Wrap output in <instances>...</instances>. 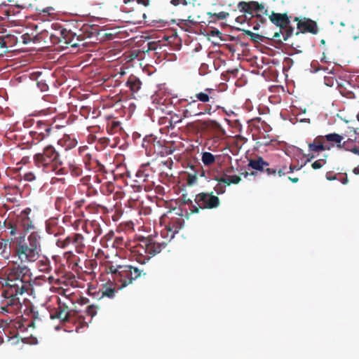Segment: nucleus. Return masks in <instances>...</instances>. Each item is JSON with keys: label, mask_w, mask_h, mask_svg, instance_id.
<instances>
[{"label": "nucleus", "mask_w": 359, "mask_h": 359, "mask_svg": "<svg viewBox=\"0 0 359 359\" xmlns=\"http://www.w3.org/2000/svg\"><path fill=\"white\" fill-rule=\"evenodd\" d=\"M353 144V140L351 139H348V140L344 142L343 143H341V147H339V149H344L346 151H351V149L353 148L352 147Z\"/></svg>", "instance_id": "nucleus-46"}, {"label": "nucleus", "mask_w": 359, "mask_h": 359, "mask_svg": "<svg viewBox=\"0 0 359 359\" xmlns=\"http://www.w3.org/2000/svg\"><path fill=\"white\" fill-rule=\"evenodd\" d=\"M227 185L223 184L222 182H217V184L214 187L215 192L219 194H222L226 191V187Z\"/></svg>", "instance_id": "nucleus-43"}, {"label": "nucleus", "mask_w": 359, "mask_h": 359, "mask_svg": "<svg viewBox=\"0 0 359 359\" xmlns=\"http://www.w3.org/2000/svg\"><path fill=\"white\" fill-rule=\"evenodd\" d=\"M116 288H117V287H116L115 285L114 286H113L112 283H111L110 285L107 284H104L102 285V288L97 293V297L99 299H101L102 297H106L112 299L115 297V294L116 292Z\"/></svg>", "instance_id": "nucleus-22"}, {"label": "nucleus", "mask_w": 359, "mask_h": 359, "mask_svg": "<svg viewBox=\"0 0 359 359\" xmlns=\"http://www.w3.org/2000/svg\"><path fill=\"white\" fill-rule=\"evenodd\" d=\"M269 163L264 160L261 156L255 159H250L248 166L254 170L266 172L268 175L276 176L277 174L276 168H269Z\"/></svg>", "instance_id": "nucleus-15"}, {"label": "nucleus", "mask_w": 359, "mask_h": 359, "mask_svg": "<svg viewBox=\"0 0 359 359\" xmlns=\"http://www.w3.org/2000/svg\"><path fill=\"white\" fill-rule=\"evenodd\" d=\"M337 180H339L343 184H346L348 182L346 175H345V176L342 177L341 178H338Z\"/></svg>", "instance_id": "nucleus-61"}, {"label": "nucleus", "mask_w": 359, "mask_h": 359, "mask_svg": "<svg viewBox=\"0 0 359 359\" xmlns=\"http://www.w3.org/2000/svg\"><path fill=\"white\" fill-rule=\"evenodd\" d=\"M117 272L118 273L113 276V282L118 290H121L131 284L133 280L140 277L142 274L141 270L130 265L120 266Z\"/></svg>", "instance_id": "nucleus-5"}, {"label": "nucleus", "mask_w": 359, "mask_h": 359, "mask_svg": "<svg viewBox=\"0 0 359 359\" xmlns=\"http://www.w3.org/2000/svg\"><path fill=\"white\" fill-rule=\"evenodd\" d=\"M121 130V123L117 121H110L107 125V131L110 135H115Z\"/></svg>", "instance_id": "nucleus-30"}, {"label": "nucleus", "mask_w": 359, "mask_h": 359, "mask_svg": "<svg viewBox=\"0 0 359 359\" xmlns=\"http://www.w3.org/2000/svg\"><path fill=\"white\" fill-rule=\"evenodd\" d=\"M18 230L12 227L8 241L13 248V257L21 264L25 265L35 262L41 252V236L37 231L31 232L27 237L25 235H16Z\"/></svg>", "instance_id": "nucleus-1"}, {"label": "nucleus", "mask_w": 359, "mask_h": 359, "mask_svg": "<svg viewBox=\"0 0 359 359\" xmlns=\"http://www.w3.org/2000/svg\"><path fill=\"white\" fill-rule=\"evenodd\" d=\"M60 36L61 37V43L59 44L63 48H67L68 46L77 47L79 46V42L83 39L81 35L76 36L75 33L65 28L61 29Z\"/></svg>", "instance_id": "nucleus-13"}, {"label": "nucleus", "mask_w": 359, "mask_h": 359, "mask_svg": "<svg viewBox=\"0 0 359 359\" xmlns=\"http://www.w3.org/2000/svg\"><path fill=\"white\" fill-rule=\"evenodd\" d=\"M230 180L231 181L226 182V184L229 186L231 184H238L241 181V178L238 175H231Z\"/></svg>", "instance_id": "nucleus-51"}, {"label": "nucleus", "mask_w": 359, "mask_h": 359, "mask_svg": "<svg viewBox=\"0 0 359 359\" xmlns=\"http://www.w3.org/2000/svg\"><path fill=\"white\" fill-rule=\"evenodd\" d=\"M283 30H281V29H280L279 32H277L274 34V35L273 36V39L281 41V39L280 38L281 36H283Z\"/></svg>", "instance_id": "nucleus-57"}, {"label": "nucleus", "mask_w": 359, "mask_h": 359, "mask_svg": "<svg viewBox=\"0 0 359 359\" xmlns=\"http://www.w3.org/2000/svg\"><path fill=\"white\" fill-rule=\"evenodd\" d=\"M138 4H141L144 6H147L149 4V0H136L135 1Z\"/></svg>", "instance_id": "nucleus-59"}, {"label": "nucleus", "mask_w": 359, "mask_h": 359, "mask_svg": "<svg viewBox=\"0 0 359 359\" xmlns=\"http://www.w3.org/2000/svg\"><path fill=\"white\" fill-rule=\"evenodd\" d=\"M33 161L34 165L45 173H55L57 175H63L67 173L65 168L62 167L63 162L60 154L50 144L46 146L41 151L35 154Z\"/></svg>", "instance_id": "nucleus-3"}, {"label": "nucleus", "mask_w": 359, "mask_h": 359, "mask_svg": "<svg viewBox=\"0 0 359 359\" xmlns=\"http://www.w3.org/2000/svg\"><path fill=\"white\" fill-rule=\"evenodd\" d=\"M141 81L133 74L128 77L126 81V86L130 88L133 93H137L141 88Z\"/></svg>", "instance_id": "nucleus-24"}, {"label": "nucleus", "mask_w": 359, "mask_h": 359, "mask_svg": "<svg viewBox=\"0 0 359 359\" xmlns=\"http://www.w3.org/2000/svg\"><path fill=\"white\" fill-rule=\"evenodd\" d=\"M250 39L254 42L259 43L260 41H264V36L259 34L252 32V34H251V36H250Z\"/></svg>", "instance_id": "nucleus-49"}, {"label": "nucleus", "mask_w": 359, "mask_h": 359, "mask_svg": "<svg viewBox=\"0 0 359 359\" xmlns=\"http://www.w3.org/2000/svg\"><path fill=\"white\" fill-rule=\"evenodd\" d=\"M208 15L210 17L214 16L217 18L218 20H224L229 15V13L225 11H221L218 13H212L211 12H208Z\"/></svg>", "instance_id": "nucleus-42"}, {"label": "nucleus", "mask_w": 359, "mask_h": 359, "mask_svg": "<svg viewBox=\"0 0 359 359\" xmlns=\"http://www.w3.org/2000/svg\"><path fill=\"white\" fill-rule=\"evenodd\" d=\"M85 265L88 269L92 271L94 266H97V262L95 260L86 259L85 262Z\"/></svg>", "instance_id": "nucleus-48"}, {"label": "nucleus", "mask_w": 359, "mask_h": 359, "mask_svg": "<svg viewBox=\"0 0 359 359\" xmlns=\"http://www.w3.org/2000/svg\"><path fill=\"white\" fill-rule=\"evenodd\" d=\"M37 266L41 272L48 273L51 270L50 262L46 257H43L38 262Z\"/></svg>", "instance_id": "nucleus-31"}, {"label": "nucleus", "mask_w": 359, "mask_h": 359, "mask_svg": "<svg viewBox=\"0 0 359 359\" xmlns=\"http://www.w3.org/2000/svg\"><path fill=\"white\" fill-rule=\"evenodd\" d=\"M195 203L197 205H192L191 212L198 213L199 209H215L219 206V198L213 195V192H201L196 195Z\"/></svg>", "instance_id": "nucleus-9"}, {"label": "nucleus", "mask_w": 359, "mask_h": 359, "mask_svg": "<svg viewBox=\"0 0 359 359\" xmlns=\"http://www.w3.org/2000/svg\"><path fill=\"white\" fill-rule=\"evenodd\" d=\"M23 304V308L22 311H18V313H12L13 314H18V313H25L30 316L32 320L31 322L27 323V326L35 327L36 321H41L42 320L47 319L49 318L50 312L47 311L46 309H42L41 310H36L32 305H31V302L27 299L25 303Z\"/></svg>", "instance_id": "nucleus-11"}, {"label": "nucleus", "mask_w": 359, "mask_h": 359, "mask_svg": "<svg viewBox=\"0 0 359 359\" xmlns=\"http://www.w3.org/2000/svg\"><path fill=\"white\" fill-rule=\"evenodd\" d=\"M297 27L299 31L296 32V35L305 32H310L311 34H316L318 32L316 22L309 18H304L302 21H299L297 25Z\"/></svg>", "instance_id": "nucleus-17"}, {"label": "nucleus", "mask_w": 359, "mask_h": 359, "mask_svg": "<svg viewBox=\"0 0 359 359\" xmlns=\"http://www.w3.org/2000/svg\"><path fill=\"white\" fill-rule=\"evenodd\" d=\"M180 229V228L177 225L175 224H173L172 226L170 225L167 226L168 232L171 233L168 241H170L172 238H173L175 234L179 232Z\"/></svg>", "instance_id": "nucleus-44"}, {"label": "nucleus", "mask_w": 359, "mask_h": 359, "mask_svg": "<svg viewBox=\"0 0 359 359\" xmlns=\"http://www.w3.org/2000/svg\"><path fill=\"white\" fill-rule=\"evenodd\" d=\"M194 97L196 100H198V102H201V104L204 105L210 104L212 106V104L215 103L217 97V90L213 88H206L203 91L196 93Z\"/></svg>", "instance_id": "nucleus-14"}, {"label": "nucleus", "mask_w": 359, "mask_h": 359, "mask_svg": "<svg viewBox=\"0 0 359 359\" xmlns=\"http://www.w3.org/2000/svg\"><path fill=\"white\" fill-rule=\"evenodd\" d=\"M288 172V167L286 165H283L279 169H277V174L279 177H283Z\"/></svg>", "instance_id": "nucleus-50"}, {"label": "nucleus", "mask_w": 359, "mask_h": 359, "mask_svg": "<svg viewBox=\"0 0 359 359\" xmlns=\"http://www.w3.org/2000/svg\"><path fill=\"white\" fill-rule=\"evenodd\" d=\"M308 146L309 151L313 152H319L332 149V145L326 144L323 135L317 136L313 142L309 143Z\"/></svg>", "instance_id": "nucleus-19"}, {"label": "nucleus", "mask_w": 359, "mask_h": 359, "mask_svg": "<svg viewBox=\"0 0 359 359\" xmlns=\"http://www.w3.org/2000/svg\"><path fill=\"white\" fill-rule=\"evenodd\" d=\"M114 190V185L111 182H106L100 187V191L104 194H110Z\"/></svg>", "instance_id": "nucleus-36"}, {"label": "nucleus", "mask_w": 359, "mask_h": 359, "mask_svg": "<svg viewBox=\"0 0 359 359\" xmlns=\"http://www.w3.org/2000/svg\"><path fill=\"white\" fill-rule=\"evenodd\" d=\"M52 26L55 29V32L50 34V41L53 44H59L61 43V37L60 36V31L64 28L57 23L53 24Z\"/></svg>", "instance_id": "nucleus-29"}, {"label": "nucleus", "mask_w": 359, "mask_h": 359, "mask_svg": "<svg viewBox=\"0 0 359 359\" xmlns=\"http://www.w3.org/2000/svg\"><path fill=\"white\" fill-rule=\"evenodd\" d=\"M130 245V241L127 237L116 236L113 243V246L118 249L128 248Z\"/></svg>", "instance_id": "nucleus-28"}, {"label": "nucleus", "mask_w": 359, "mask_h": 359, "mask_svg": "<svg viewBox=\"0 0 359 359\" xmlns=\"http://www.w3.org/2000/svg\"><path fill=\"white\" fill-rule=\"evenodd\" d=\"M121 265H116L114 266L111 264H109L106 266V271L109 273H110L111 274V278L113 279V276L116 275V273H118V269H119Z\"/></svg>", "instance_id": "nucleus-41"}, {"label": "nucleus", "mask_w": 359, "mask_h": 359, "mask_svg": "<svg viewBox=\"0 0 359 359\" xmlns=\"http://www.w3.org/2000/svg\"><path fill=\"white\" fill-rule=\"evenodd\" d=\"M268 137H266V136H264V141L261 143V144L262 145H264V146H268L270 144V143L271 142L272 140H271L269 137V135H267Z\"/></svg>", "instance_id": "nucleus-58"}, {"label": "nucleus", "mask_w": 359, "mask_h": 359, "mask_svg": "<svg viewBox=\"0 0 359 359\" xmlns=\"http://www.w3.org/2000/svg\"><path fill=\"white\" fill-rule=\"evenodd\" d=\"M325 84L327 86L332 87L337 81L332 76H325L324 78Z\"/></svg>", "instance_id": "nucleus-52"}, {"label": "nucleus", "mask_w": 359, "mask_h": 359, "mask_svg": "<svg viewBox=\"0 0 359 359\" xmlns=\"http://www.w3.org/2000/svg\"><path fill=\"white\" fill-rule=\"evenodd\" d=\"M90 227V230H93L95 233V236L92 238V241L95 242L96 238L102 233V229L96 221L92 222Z\"/></svg>", "instance_id": "nucleus-38"}, {"label": "nucleus", "mask_w": 359, "mask_h": 359, "mask_svg": "<svg viewBox=\"0 0 359 359\" xmlns=\"http://www.w3.org/2000/svg\"><path fill=\"white\" fill-rule=\"evenodd\" d=\"M31 286V282L18 279L7 281L6 278L0 293V313L22 311V303L27 300L25 294H28Z\"/></svg>", "instance_id": "nucleus-2"}, {"label": "nucleus", "mask_w": 359, "mask_h": 359, "mask_svg": "<svg viewBox=\"0 0 359 359\" xmlns=\"http://www.w3.org/2000/svg\"><path fill=\"white\" fill-rule=\"evenodd\" d=\"M99 309V307L97 306H95L94 304H91L87 306L86 313L90 316V317H93L97 314V310Z\"/></svg>", "instance_id": "nucleus-40"}, {"label": "nucleus", "mask_w": 359, "mask_h": 359, "mask_svg": "<svg viewBox=\"0 0 359 359\" xmlns=\"http://www.w3.org/2000/svg\"><path fill=\"white\" fill-rule=\"evenodd\" d=\"M69 170L71 175L74 177H79L82 174V169L76 165L70 164Z\"/></svg>", "instance_id": "nucleus-39"}, {"label": "nucleus", "mask_w": 359, "mask_h": 359, "mask_svg": "<svg viewBox=\"0 0 359 359\" xmlns=\"http://www.w3.org/2000/svg\"><path fill=\"white\" fill-rule=\"evenodd\" d=\"M233 167L226 168L224 170V174L222 176L217 177L215 178L217 182H223V184H225V185H227L226 182H228L229 181H231L230 180H231V175H229L228 173H230L233 170Z\"/></svg>", "instance_id": "nucleus-35"}, {"label": "nucleus", "mask_w": 359, "mask_h": 359, "mask_svg": "<svg viewBox=\"0 0 359 359\" xmlns=\"http://www.w3.org/2000/svg\"><path fill=\"white\" fill-rule=\"evenodd\" d=\"M151 170L147 166H142L137 172L136 173V180L135 182L137 183V186L139 187H144V189H146V185L144 183L149 182V178L151 177Z\"/></svg>", "instance_id": "nucleus-20"}, {"label": "nucleus", "mask_w": 359, "mask_h": 359, "mask_svg": "<svg viewBox=\"0 0 359 359\" xmlns=\"http://www.w3.org/2000/svg\"><path fill=\"white\" fill-rule=\"evenodd\" d=\"M30 137L32 138L29 142L31 147L37 145L39 142L48 137L50 134H46L44 133H39L35 131L29 132Z\"/></svg>", "instance_id": "nucleus-25"}, {"label": "nucleus", "mask_w": 359, "mask_h": 359, "mask_svg": "<svg viewBox=\"0 0 359 359\" xmlns=\"http://www.w3.org/2000/svg\"><path fill=\"white\" fill-rule=\"evenodd\" d=\"M326 179L329 181L334 180L338 179L337 176H333L331 172H327L326 174Z\"/></svg>", "instance_id": "nucleus-60"}, {"label": "nucleus", "mask_w": 359, "mask_h": 359, "mask_svg": "<svg viewBox=\"0 0 359 359\" xmlns=\"http://www.w3.org/2000/svg\"><path fill=\"white\" fill-rule=\"evenodd\" d=\"M56 245L62 249L72 247L78 254H84L88 245V239L81 233H73L63 239H57Z\"/></svg>", "instance_id": "nucleus-6"}, {"label": "nucleus", "mask_w": 359, "mask_h": 359, "mask_svg": "<svg viewBox=\"0 0 359 359\" xmlns=\"http://www.w3.org/2000/svg\"><path fill=\"white\" fill-rule=\"evenodd\" d=\"M326 160L324 159V158H320V159H318L316 161H314L312 164H311V167L314 170H317V169H320L321 168L323 167L324 165L326 164Z\"/></svg>", "instance_id": "nucleus-45"}, {"label": "nucleus", "mask_w": 359, "mask_h": 359, "mask_svg": "<svg viewBox=\"0 0 359 359\" xmlns=\"http://www.w3.org/2000/svg\"><path fill=\"white\" fill-rule=\"evenodd\" d=\"M300 168H297L292 165H290L289 167H288V172L290 173V172H293L294 170H299Z\"/></svg>", "instance_id": "nucleus-62"}, {"label": "nucleus", "mask_w": 359, "mask_h": 359, "mask_svg": "<svg viewBox=\"0 0 359 359\" xmlns=\"http://www.w3.org/2000/svg\"><path fill=\"white\" fill-rule=\"evenodd\" d=\"M238 8L241 12L252 15V11H262L264 9L263 4L257 1H252L249 2L241 1L238 4Z\"/></svg>", "instance_id": "nucleus-18"}, {"label": "nucleus", "mask_w": 359, "mask_h": 359, "mask_svg": "<svg viewBox=\"0 0 359 359\" xmlns=\"http://www.w3.org/2000/svg\"><path fill=\"white\" fill-rule=\"evenodd\" d=\"M205 172L202 169V168H198V171H195L194 174H189L188 179H187V183L189 185L193 184L195 183L197 180L198 175H200L201 177L204 176Z\"/></svg>", "instance_id": "nucleus-34"}, {"label": "nucleus", "mask_w": 359, "mask_h": 359, "mask_svg": "<svg viewBox=\"0 0 359 359\" xmlns=\"http://www.w3.org/2000/svg\"><path fill=\"white\" fill-rule=\"evenodd\" d=\"M170 4L174 6H178L180 4L187 6L191 4V2L187 0H170Z\"/></svg>", "instance_id": "nucleus-47"}, {"label": "nucleus", "mask_w": 359, "mask_h": 359, "mask_svg": "<svg viewBox=\"0 0 359 359\" xmlns=\"http://www.w3.org/2000/svg\"><path fill=\"white\" fill-rule=\"evenodd\" d=\"M351 152L359 156V147L355 146L353 147V148L351 149Z\"/></svg>", "instance_id": "nucleus-64"}, {"label": "nucleus", "mask_w": 359, "mask_h": 359, "mask_svg": "<svg viewBox=\"0 0 359 359\" xmlns=\"http://www.w3.org/2000/svg\"><path fill=\"white\" fill-rule=\"evenodd\" d=\"M24 179L27 182H32L36 180V176L32 172H28L25 174Z\"/></svg>", "instance_id": "nucleus-54"}, {"label": "nucleus", "mask_w": 359, "mask_h": 359, "mask_svg": "<svg viewBox=\"0 0 359 359\" xmlns=\"http://www.w3.org/2000/svg\"><path fill=\"white\" fill-rule=\"evenodd\" d=\"M270 21L276 27L283 30V40L287 41L292 36L294 28L290 25V17L287 13H279L274 11L269 15Z\"/></svg>", "instance_id": "nucleus-10"}, {"label": "nucleus", "mask_w": 359, "mask_h": 359, "mask_svg": "<svg viewBox=\"0 0 359 359\" xmlns=\"http://www.w3.org/2000/svg\"><path fill=\"white\" fill-rule=\"evenodd\" d=\"M155 140H156V138L153 135L146 136L144 138V141H143V144H142L143 147H147L148 144H146V143H147V144L153 143L155 141Z\"/></svg>", "instance_id": "nucleus-55"}, {"label": "nucleus", "mask_w": 359, "mask_h": 359, "mask_svg": "<svg viewBox=\"0 0 359 359\" xmlns=\"http://www.w3.org/2000/svg\"><path fill=\"white\" fill-rule=\"evenodd\" d=\"M191 98V100L188 99L180 100V102L183 104L182 107L184 109L182 114L184 117L188 118L205 114L210 115L212 114V107L210 104L204 105L203 104L198 102V100L193 99V97Z\"/></svg>", "instance_id": "nucleus-7"}, {"label": "nucleus", "mask_w": 359, "mask_h": 359, "mask_svg": "<svg viewBox=\"0 0 359 359\" xmlns=\"http://www.w3.org/2000/svg\"><path fill=\"white\" fill-rule=\"evenodd\" d=\"M0 48H5V41L4 39V36H0Z\"/></svg>", "instance_id": "nucleus-63"}, {"label": "nucleus", "mask_w": 359, "mask_h": 359, "mask_svg": "<svg viewBox=\"0 0 359 359\" xmlns=\"http://www.w3.org/2000/svg\"><path fill=\"white\" fill-rule=\"evenodd\" d=\"M182 201L184 204L191 205V206L194 205L192 201L187 198V194H182ZM192 209V207L190 208V210Z\"/></svg>", "instance_id": "nucleus-56"}, {"label": "nucleus", "mask_w": 359, "mask_h": 359, "mask_svg": "<svg viewBox=\"0 0 359 359\" xmlns=\"http://www.w3.org/2000/svg\"><path fill=\"white\" fill-rule=\"evenodd\" d=\"M203 126L207 129L212 130L216 131L222 135L225 134L224 129L216 121H212V120L205 121L203 123Z\"/></svg>", "instance_id": "nucleus-26"}, {"label": "nucleus", "mask_w": 359, "mask_h": 359, "mask_svg": "<svg viewBox=\"0 0 359 359\" xmlns=\"http://www.w3.org/2000/svg\"><path fill=\"white\" fill-rule=\"evenodd\" d=\"M201 161L205 165H211L215 162V156L210 152H203Z\"/></svg>", "instance_id": "nucleus-32"}, {"label": "nucleus", "mask_w": 359, "mask_h": 359, "mask_svg": "<svg viewBox=\"0 0 359 359\" xmlns=\"http://www.w3.org/2000/svg\"><path fill=\"white\" fill-rule=\"evenodd\" d=\"M7 281L18 279L27 282L32 281V273L30 269L26 265H14L8 267L6 271Z\"/></svg>", "instance_id": "nucleus-12"}, {"label": "nucleus", "mask_w": 359, "mask_h": 359, "mask_svg": "<svg viewBox=\"0 0 359 359\" xmlns=\"http://www.w3.org/2000/svg\"><path fill=\"white\" fill-rule=\"evenodd\" d=\"M49 318L50 319H59L62 322L69 321V309L66 302H62L58 299V306L54 312L50 313Z\"/></svg>", "instance_id": "nucleus-16"}, {"label": "nucleus", "mask_w": 359, "mask_h": 359, "mask_svg": "<svg viewBox=\"0 0 359 359\" xmlns=\"http://www.w3.org/2000/svg\"><path fill=\"white\" fill-rule=\"evenodd\" d=\"M32 210L29 208H27L23 210L20 215L18 217L16 222L14 223L9 222L6 228L7 229L8 233L10 235V231L12 229V227L16 228L18 230V233L16 235H25L23 233L28 232L29 231L34 229V225L33 224L32 220L29 217Z\"/></svg>", "instance_id": "nucleus-8"}, {"label": "nucleus", "mask_w": 359, "mask_h": 359, "mask_svg": "<svg viewBox=\"0 0 359 359\" xmlns=\"http://www.w3.org/2000/svg\"><path fill=\"white\" fill-rule=\"evenodd\" d=\"M53 128L50 124L46 122L39 121L36 123V125L32 131L44 133L46 134H51Z\"/></svg>", "instance_id": "nucleus-27"}, {"label": "nucleus", "mask_w": 359, "mask_h": 359, "mask_svg": "<svg viewBox=\"0 0 359 359\" xmlns=\"http://www.w3.org/2000/svg\"><path fill=\"white\" fill-rule=\"evenodd\" d=\"M23 44H27L32 41V37L30 34L26 33L20 36Z\"/></svg>", "instance_id": "nucleus-53"}, {"label": "nucleus", "mask_w": 359, "mask_h": 359, "mask_svg": "<svg viewBox=\"0 0 359 359\" xmlns=\"http://www.w3.org/2000/svg\"><path fill=\"white\" fill-rule=\"evenodd\" d=\"M163 236H148L140 240V243L135 247V252L139 254L137 258L138 262L144 264L151 257L160 253L167 245V242L161 241Z\"/></svg>", "instance_id": "nucleus-4"}, {"label": "nucleus", "mask_w": 359, "mask_h": 359, "mask_svg": "<svg viewBox=\"0 0 359 359\" xmlns=\"http://www.w3.org/2000/svg\"><path fill=\"white\" fill-rule=\"evenodd\" d=\"M46 230L48 234L53 235L55 237L62 236L65 233V229L59 226L54 219L46 223Z\"/></svg>", "instance_id": "nucleus-21"}, {"label": "nucleus", "mask_w": 359, "mask_h": 359, "mask_svg": "<svg viewBox=\"0 0 359 359\" xmlns=\"http://www.w3.org/2000/svg\"><path fill=\"white\" fill-rule=\"evenodd\" d=\"M4 39L5 41V48H11L17 44L18 38L13 34H7L4 36Z\"/></svg>", "instance_id": "nucleus-33"}, {"label": "nucleus", "mask_w": 359, "mask_h": 359, "mask_svg": "<svg viewBox=\"0 0 359 359\" xmlns=\"http://www.w3.org/2000/svg\"><path fill=\"white\" fill-rule=\"evenodd\" d=\"M27 323L29 321L26 320L25 322H22L21 320H15L11 322V326L14 327L17 330H19L20 332H24L27 330Z\"/></svg>", "instance_id": "nucleus-37"}, {"label": "nucleus", "mask_w": 359, "mask_h": 359, "mask_svg": "<svg viewBox=\"0 0 359 359\" xmlns=\"http://www.w3.org/2000/svg\"><path fill=\"white\" fill-rule=\"evenodd\" d=\"M323 138L326 142V144L332 145V148L335 145L337 148L341 147V143L344 140L343 136L335 133L323 135Z\"/></svg>", "instance_id": "nucleus-23"}]
</instances>
